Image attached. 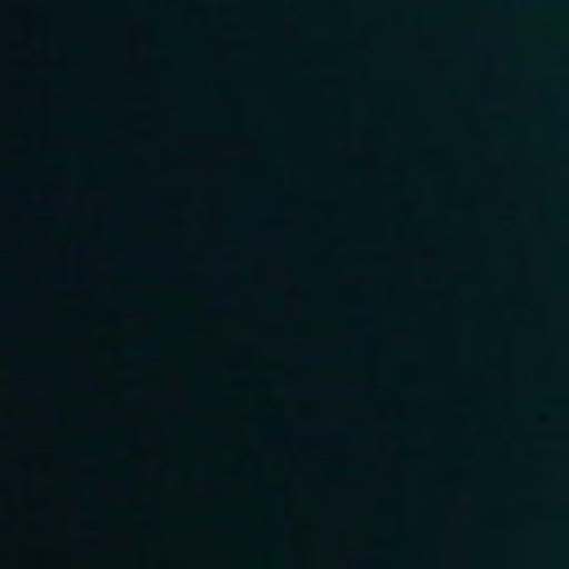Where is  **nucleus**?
I'll list each match as a JSON object with an SVG mask.
<instances>
[{
    "label": "nucleus",
    "instance_id": "1",
    "mask_svg": "<svg viewBox=\"0 0 569 569\" xmlns=\"http://www.w3.org/2000/svg\"><path fill=\"white\" fill-rule=\"evenodd\" d=\"M154 349L149 345H139L128 351V356L136 359H147L153 355Z\"/></svg>",
    "mask_w": 569,
    "mask_h": 569
},
{
    "label": "nucleus",
    "instance_id": "2",
    "mask_svg": "<svg viewBox=\"0 0 569 569\" xmlns=\"http://www.w3.org/2000/svg\"><path fill=\"white\" fill-rule=\"evenodd\" d=\"M316 360H327L328 358H323V357H320V358H315Z\"/></svg>",
    "mask_w": 569,
    "mask_h": 569
}]
</instances>
